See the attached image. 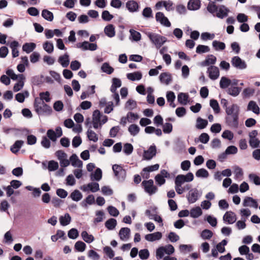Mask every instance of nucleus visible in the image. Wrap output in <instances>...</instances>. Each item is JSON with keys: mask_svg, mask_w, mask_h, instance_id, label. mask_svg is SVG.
<instances>
[{"mask_svg": "<svg viewBox=\"0 0 260 260\" xmlns=\"http://www.w3.org/2000/svg\"><path fill=\"white\" fill-rule=\"evenodd\" d=\"M226 124L232 128H237L239 126L240 108L236 104H232L225 109Z\"/></svg>", "mask_w": 260, "mask_h": 260, "instance_id": "1", "label": "nucleus"}, {"mask_svg": "<svg viewBox=\"0 0 260 260\" xmlns=\"http://www.w3.org/2000/svg\"><path fill=\"white\" fill-rule=\"evenodd\" d=\"M207 9L209 12L220 19L227 17L230 12V10L225 6L222 5L217 6L214 2L209 3Z\"/></svg>", "mask_w": 260, "mask_h": 260, "instance_id": "2", "label": "nucleus"}, {"mask_svg": "<svg viewBox=\"0 0 260 260\" xmlns=\"http://www.w3.org/2000/svg\"><path fill=\"white\" fill-rule=\"evenodd\" d=\"M39 102L34 101V107L36 112L39 116L50 115L52 112L51 107L41 100H37Z\"/></svg>", "mask_w": 260, "mask_h": 260, "instance_id": "3", "label": "nucleus"}, {"mask_svg": "<svg viewBox=\"0 0 260 260\" xmlns=\"http://www.w3.org/2000/svg\"><path fill=\"white\" fill-rule=\"evenodd\" d=\"M147 35L157 48H160L167 40L166 37L155 33L148 32Z\"/></svg>", "mask_w": 260, "mask_h": 260, "instance_id": "4", "label": "nucleus"}, {"mask_svg": "<svg viewBox=\"0 0 260 260\" xmlns=\"http://www.w3.org/2000/svg\"><path fill=\"white\" fill-rule=\"evenodd\" d=\"M175 251L174 247L171 244H168L165 246H160L156 250V257L157 259H161L166 253L168 255L172 254Z\"/></svg>", "mask_w": 260, "mask_h": 260, "instance_id": "5", "label": "nucleus"}, {"mask_svg": "<svg viewBox=\"0 0 260 260\" xmlns=\"http://www.w3.org/2000/svg\"><path fill=\"white\" fill-rule=\"evenodd\" d=\"M112 169L115 176L119 181H123L126 176V172L121 166L118 165H114L112 166Z\"/></svg>", "mask_w": 260, "mask_h": 260, "instance_id": "6", "label": "nucleus"}, {"mask_svg": "<svg viewBox=\"0 0 260 260\" xmlns=\"http://www.w3.org/2000/svg\"><path fill=\"white\" fill-rule=\"evenodd\" d=\"M194 179V176L192 173L189 172L186 175H178L175 179V183H185V182H190Z\"/></svg>", "mask_w": 260, "mask_h": 260, "instance_id": "7", "label": "nucleus"}, {"mask_svg": "<svg viewBox=\"0 0 260 260\" xmlns=\"http://www.w3.org/2000/svg\"><path fill=\"white\" fill-rule=\"evenodd\" d=\"M153 181L152 179L142 182V185L144 187L145 191L150 195L155 193L157 190V187L153 184Z\"/></svg>", "mask_w": 260, "mask_h": 260, "instance_id": "8", "label": "nucleus"}, {"mask_svg": "<svg viewBox=\"0 0 260 260\" xmlns=\"http://www.w3.org/2000/svg\"><path fill=\"white\" fill-rule=\"evenodd\" d=\"M201 195L198 189L194 188L189 191L188 194L186 195V198L189 204H193L198 201Z\"/></svg>", "mask_w": 260, "mask_h": 260, "instance_id": "9", "label": "nucleus"}, {"mask_svg": "<svg viewBox=\"0 0 260 260\" xmlns=\"http://www.w3.org/2000/svg\"><path fill=\"white\" fill-rule=\"evenodd\" d=\"M231 63L233 66L240 70H243L247 68V64L244 60L238 56H236L232 58Z\"/></svg>", "mask_w": 260, "mask_h": 260, "instance_id": "10", "label": "nucleus"}, {"mask_svg": "<svg viewBox=\"0 0 260 260\" xmlns=\"http://www.w3.org/2000/svg\"><path fill=\"white\" fill-rule=\"evenodd\" d=\"M76 46L78 48H80L83 51L87 50L90 51H94L97 49L98 46L95 43H90L87 41H84L82 43H78Z\"/></svg>", "mask_w": 260, "mask_h": 260, "instance_id": "11", "label": "nucleus"}, {"mask_svg": "<svg viewBox=\"0 0 260 260\" xmlns=\"http://www.w3.org/2000/svg\"><path fill=\"white\" fill-rule=\"evenodd\" d=\"M155 19L157 22H159L161 25L166 27H170L171 22L162 12H158L155 14Z\"/></svg>", "mask_w": 260, "mask_h": 260, "instance_id": "12", "label": "nucleus"}, {"mask_svg": "<svg viewBox=\"0 0 260 260\" xmlns=\"http://www.w3.org/2000/svg\"><path fill=\"white\" fill-rule=\"evenodd\" d=\"M125 7L129 12L135 13L139 11L140 6L137 2L129 0L125 3Z\"/></svg>", "mask_w": 260, "mask_h": 260, "instance_id": "13", "label": "nucleus"}, {"mask_svg": "<svg viewBox=\"0 0 260 260\" xmlns=\"http://www.w3.org/2000/svg\"><path fill=\"white\" fill-rule=\"evenodd\" d=\"M207 73L209 74V77L213 80L217 79L219 76V71L218 68L214 66H211L208 68Z\"/></svg>", "mask_w": 260, "mask_h": 260, "instance_id": "14", "label": "nucleus"}, {"mask_svg": "<svg viewBox=\"0 0 260 260\" xmlns=\"http://www.w3.org/2000/svg\"><path fill=\"white\" fill-rule=\"evenodd\" d=\"M191 185L190 184L175 183V189L178 194H182L184 191L190 190L191 189Z\"/></svg>", "mask_w": 260, "mask_h": 260, "instance_id": "15", "label": "nucleus"}, {"mask_svg": "<svg viewBox=\"0 0 260 260\" xmlns=\"http://www.w3.org/2000/svg\"><path fill=\"white\" fill-rule=\"evenodd\" d=\"M156 153V148L154 145H151L147 150L144 151V157L146 160H150Z\"/></svg>", "mask_w": 260, "mask_h": 260, "instance_id": "16", "label": "nucleus"}, {"mask_svg": "<svg viewBox=\"0 0 260 260\" xmlns=\"http://www.w3.org/2000/svg\"><path fill=\"white\" fill-rule=\"evenodd\" d=\"M223 219L229 224H233L236 222L237 218L235 213L232 211H228L223 215Z\"/></svg>", "mask_w": 260, "mask_h": 260, "instance_id": "17", "label": "nucleus"}, {"mask_svg": "<svg viewBox=\"0 0 260 260\" xmlns=\"http://www.w3.org/2000/svg\"><path fill=\"white\" fill-rule=\"evenodd\" d=\"M70 161L74 167L82 168L83 162L76 154H73L70 157Z\"/></svg>", "mask_w": 260, "mask_h": 260, "instance_id": "18", "label": "nucleus"}, {"mask_svg": "<svg viewBox=\"0 0 260 260\" xmlns=\"http://www.w3.org/2000/svg\"><path fill=\"white\" fill-rule=\"evenodd\" d=\"M162 237L161 232H157L152 234H149L145 236V239L150 242H153L156 240H160Z\"/></svg>", "mask_w": 260, "mask_h": 260, "instance_id": "19", "label": "nucleus"}, {"mask_svg": "<svg viewBox=\"0 0 260 260\" xmlns=\"http://www.w3.org/2000/svg\"><path fill=\"white\" fill-rule=\"evenodd\" d=\"M243 205L245 207L250 206L257 208L258 204L256 201L251 197H246L243 201Z\"/></svg>", "mask_w": 260, "mask_h": 260, "instance_id": "20", "label": "nucleus"}, {"mask_svg": "<svg viewBox=\"0 0 260 260\" xmlns=\"http://www.w3.org/2000/svg\"><path fill=\"white\" fill-rule=\"evenodd\" d=\"M201 7V2L200 0H189L187 4V8L189 10H197Z\"/></svg>", "mask_w": 260, "mask_h": 260, "instance_id": "21", "label": "nucleus"}, {"mask_svg": "<svg viewBox=\"0 0 260 260\" xmlns=\"http://www.w3.org/2000/svg\"><path fill=\"white\" fill-rule=\"evenodd\" d=\"M159 80L161 83L168 85L172 81L171 75L168 73H162L159 75Z\"/></svg>", "mask_w": 260, "mask_h": 260, "instance_id": "22", "label": "nucleus"}, {"mask_svg": "<svg viewBox=\"0 0 260 260\" xmlns=\"http://www.w3.org/2000/svg\"><path fill=\"white\" fill-rule=\"evenodd\" d=\"M58 62L60 63L63 68H67L70 63L69 56L67 53L59 57Z\"/></svg>", "mask_w": 260, "mask_h": 260, "instance_id": "23", "label": "nucleus"}, {"mask_svg": "<svg viewBox=\"0 0 260 260\" xmlns=\"http://www.w3.org/2000/svg\"><path fill=\"white\" fill-rule=\"evenodd\" d=\"M131 230L128 228H122L119 232V236L122 240L128 239L130 236Z\"/></svg>", "mask_w": 260, "mask_h": 260, "instance_id": "24", "label": "nucleus"}, {"mask_svg": "<svg viewBox=\"0 0 260 260\" xmlns=\"http://www.w3.org/2000/svg\"><path fill=\"white\" fill-rule=\"evenodd\" d=\"M241 87L231 85V87L227 89L226 92L229 94L233 96H237L241 92Z\"/></svg>", "mask_w": 260, "mask_h": 260, "instance_id": "25", "label": "nucleus"}, {"mask_svg": "<svg viewBox=\"0 0 260 260\" xmlns=\"http://www.w3.org/2000/svg\"><path fill=\"white\" fill-rule=\"evenodd\" d=\"M247 111H252L254 113L258 114L259 113V108L256 103L253 101H250L247 106Z\"/></svg>", "mask_w": 260, "mask_h": 260, "instance_id": "26", "label": "nucleus"}, {"mask_svg": "<svg viewBox=\"0 0 260 260\" xmlns=\"http://www.w3.org/2000/svg\"><path fill=\"white\" fill-rule=\"evenodd\" d=\"M190 216L193 218H197L200 217L202 214L203 212L201 208L198 206L192 208L190 212Z\"/></svg>", "mask_w": 260, "mask_h": 260, "instance_id": "27", "label": "nucleus"}, {"mask_svg": "<svg viewBox=\"0 0 260 260\" xmlns=\"http://www.w3.org/2000/svg\"><path fill=\"white\" fill-rule=\"evenodd\" d=\"M59 220L61 225L66 226L70 223L71 217L69 213H66L64 216L59 217Z\"/></svg>", "mask_w": 260, "mask_h": 260, "instance_id": "28", "label": "nucleus"}, {"mask_svg": "<svg viewBox=\"0 0 260 260\" xmlns=\"http://www.w3.org/2000/svg\"><path fill=\"white\" fill-rule=\"evenodd\" d=\"M216 61V57L213 55H208L206 59L201 63L202 66H207L210 64H214Z\"/></svg>", "mask_w": 260, "mask_h": 260, "instance_id": "29", "label": "nucleus"}, {"mask_svg": "<svg viewBox=\"0 0 260 260\" xmlns=\"http://www.w3.org/2000/svg\"><path fill=\"white\" fill-rule=\"evenodd\" d=\"M105 34L109 37L112 38L115 35V27L113 24H108L104 28Z\"/></svg>", "mask_w": 260, "mask_h": 260, "instance_id": "30", "label": "nucleus"}, {"mask_svg": "<svg viewBox=\"0 0 260 260\" xmlns=\"http://www.w3.org/2000/svg\"><path fill=\"white\" fill-rule=\"evenodd\" d=\"M40 98H36L35 99V102H36V103L38 102L37 100H41V101H44L46 102H49L51 100V99L50 98V93L49 91H46V92H40L39 93ZM38 102H39L38 101Z\"/></svg>", "mask_w": 260, "mask_h": 260, "instance_id": "31", "label": "nucleus"}, {"mask_svg": "<svg viewBox=\"0 0 260 260\" xmlns=\"http://www.w3.org/2000/svg\"><path fill=\"white\" fill-rule=\"evenodd\" d=\"M231 80L226 77H222L219 82L220 87L222 89L227 88L231 85Z\"/></svg>", "mask_w": 260, "mask_h": 260, "instance_id": "32", "label": "nucleus"}, {"mask_svg": "<svg viewBox=\"0 0 260 260\" xmlns=\"http://www.w3.org/2000/svg\"><path fill=\"white\" fill-rule=\"evenodd\" d=\"M189 95L187 93L180 92L178 94L177 99L178 102L183 105L187 104Z\"/></svg>", "mask_w": 260, "mask_h": 260, "instance_id": "33", "label": "nucleus"}, {"mask_svg": "<svg viewBox=\"0 0 260 260\" xmlns=\"http://www.w3.org/2000/svg\"><path fill=\"white\" fill-rule=\"evenodd\" d=\"M127 78L133 81L140 80L142 78V74L140 72L128 73L126 75Z\"/></svg>", "mask_w": 260, "mask_h": 260, "instance_id": "34", "label": "nucleus"}, {"mask_svg": "<svg viewBox=\"0 0 260 260\" xmlns=\"http://www.w3.org/2000/svg\"><path fill=\"white\" fill-rule=\"evenodd\" d=\"M36 45L34 43H25L22 46V50L27 53L32 52L36 48Z\"/></svg>", "mask_w": 260, "mask_h": 260, "instance_id": "35", "label": "nucleus"}, {"mask_svg": "<svg viewBox=\"0 0 260 260\" xmlns=\"http://www.w3.org/2000/svg\"><path fill=\"white\" fill-rule=\"evenodd\" d=\"M208 124V121L206 119L198 117L197 119V123L196 126L199 129H202L205 128Z\"/></svg>", "mask_w": 260, "mask_h": 260, "instance_id": "36", "label": "nucleus"}, {"mask_svg": "<svg viewBox=\"0 0 260 260\" xmlns=\"http://www.w3.org/2000/svg\"><path fill=\"white\" fill-rule=\"evenodd\" d=\"M81 237L83 240L87 243H90L94 240V237L92 235L88 234L85 231L81 233Z\"/></svg>", "mask_w": 260, "mask_h": 260, "instance_id": "37", "label": "nucleus"}, {"mask_svg": "<svg viewBox=\"0 0 260 260\" xmlns=\"http://www.w3.org/2000/svg\"><path fill=\"white\" fill-rule=\"evenodd\" d=\"M105 226L109 230H113L117 225V221L114 218H110L107 220L105 223Z\"/></svg>", "mask_w": 260, "mask_h": 260, "instance_id": "38", "label": "nucleus"}, {"mask_svg": "<svg viewBox=\"0 0 260 260\" xmlns=\"http://www.w3.org/2000/svg\"><path fill=\"white\" fill-rule=\"evenodd\" d=\"M83 196L78 190H74L70 194V198L72 200L78 202L82 199Z\"/></svg>", "mask_w": 260, "mask_h": 260, "instance_id": "39", "label": "nucleus"}, {"mask_svg": "<svg viewBox=\"0 0 260 260\" xmlns=\"http://www.w3.org/2000/svg\"><path fill=\"white\" fill-rule=\"evenodd\" d=\"M212 46L216 51L223 50L225 48V45L223 42L217 40L213 41Z\"/></svg>", "mask_w": 260, "mask_h": 260, "instance_id": "40", "label": "nucleus"}, {"mask_svg": "<svg viewBox=\"0 0 260 260\" xmlns=\"http://www.w3.org/2000/svg\"><path fill=\"white\" fill-rule=\"evenodd\" d=\"M140 127L135 124H132L129 125L128 128V131L131 135L133 136H135L138 134L140 132Z\"/></svg>", "mask_w": 260, "mask_h": 260, "instance_id": "41", "label": "nucleus"}, {"mask_svg": "<svg viewBox=\"0 0 260 260\" xmlns=\"http://www.w3.org/2000/svg\"><path fill=\"white\" fill-rule=\"evenodd\" d=\"M42 16L45 19L49 21H52L54 18L53 14L46 9H44L42 11Z\"/></svg>", "mask_w": 260, "mask_h": 260, "instance_id": "42", "label": "nucleus"}, {"mask_svg": "<svg viewBox=\"0 0 260 260\" xmlns=\"http://www.w3.org/2000/svg\"><path fill=\"white\" fill-rule=\"evenodd\" d=\"M23 143V141L22 140L16 141L14 143V144L11 146V151L14 153L17 152L22 146Z\"/></svg>", "mask_w": 260, "mask_h": 260, "instance_id": "43", "label": "nucleus"}, {"mask_svg": "<svg viewBox=\"0 0 260 260\" xmlns=\"http://www.w3.org/2000/svg\"><path fill=\"white\" fill-rule=\"evenodd\" d=\"M209 175L208 172L204 168L199 169L196 173V176L198 178H206L208 177Z\"/></svg>", "mask_w": 260, "mask_h": 260, "instance_id": "44", "label": "nucleus"}, {"mask_svg": "<svg viewBox=\"0 0 260 260\" xmlns=\"http://www.w3.org/2000/svg\"><path fill=\"white\" fill-rule=\"evenodd\" d=\"M213 233L211 231L205 229L201 233V237L204 240H209L213 236Z\"/></svg>", "mask_w": 260, "mask_h": 260, "instance_id": "45", "label": "nucleus"}, {"mask_svg": "<svg viewBox=\"0 0 260 260\" xmlns=\"http://www.w3.org/2000/svg\"><path fill=\"white\" fill-rule=\"evenodd\" d=\"M86 245L81 241H78L76 242L74 248L77 251L83 252L85 250Z\"/></svg>", "mask_w": 260, "mask_h": 260, "instance_id": "46", "label": "nucleus"}, {"mask_svg": "<svg viewBox=\"0 0 260 260\" xmlns=\"http://www.w3.org/2000/svg\"><path fill=\"white\" fill-rule=\"evenodd\" d=\"M129 32L131 34V37L132 38V39L136 41H139L141 39V34L133 29H131L129 30Z\"/></svg>", "mask_w": 260, "mask_h": 260, "instance_id": "47", "label": "nucleus"}, {"mask_svg": "<svg viewBox=\"0 0 260 260\" xmlns=\"http://www.w3.org/2000/svg\"><path fill=\"white\" fill-rule=\"evenodd\" d=\"M43 49L48 53H51L54 50V46L52 43L46 41L43 45Z\"/></svg>", "mask_w": 260, "mask_h": 260, "instance_id": "48", "label": "nucleus"}, {"mask_svg": "<svg viewBox=\"0 0 260 260\" xmlns=\"http://www.w3.org/2000/svg\"><path fill=\"white\" fill-rule=\"evenodd\" d=\"M101 70L103 72L108 74H111L114 71V69L107 62H105L103 64L101 67Z\"/></svg>", "mask_w": 260, "mask_h": 260, "instance_id": "49", "label": "nucleus"}, {"mask_svg": "<svg viewBox=\"0 0 260 260\" xmlns=\"http://www.w3.org/2000/svg\"><path fill=\"white\" fill-rule=\"evenodd\" d=\"M87 137L90 141L96 142L98 140V136L97 134L92 131L91 129H88L87 132Z\"/></svg>", "mask_w": 260, "mask_h": 260, "instance_id": "50", "label": "nucleus"}, {"mask_svg": "<svg viewBox=\"0 0 260 260\" xmlns=\"http://www.w3.org/2000/svg\"><path fill=\"white\" fill-rule=\"evenodd\" d=\"M43 75L34 76L31 78V82L34 85H40L43 83Z\"/></svg>", "mask_w": 260, "mask_h": 260, "instance_id": "51", "label": "nucleus"}, {"mask_svg": "<svg viewBox=\"0 0 260 260\" xmlns=\"http://www.w3.org/2000/svg\"><path fill=\"white\" fill-rule=\"evenodd\" d=\"M210 106L213 109L215 113H219L220 109L217 100L214 99L211 100L210 101Z\"/></svg>", "mask_w": 260, "mask_h": 260, "instance_id": "52", "label": "nucleus"}, {"mask_svg": "<svg viewBox=\"0 0 260 260\" xmlns=\"http://www.w3.org/2000/svg\"><path fill=\"white\" fill-rule=\"evenodd\" d=\"M134 150L133 146L130 143H125L123 146V152L127 155H129L133 152Z\"/></svg>", "mask_w": 260, "mask_h": 260, "instance_id": "53", "label": "nucleus"}, {"mask_svg": "<svg viewBox=\"0 0 260 260\" xmlns=\"http://www.w3.org/2000/svg\"><path fill=\"white\" fill-rule=\"evenodd\" d=\"M143 16L146 18H153L152 10L150 7L145 8L142 13Z\"/></svg>", "mask_w": 260, "mask_h": 260, "instance_id": "54", "label": "nucleus"}, {"mask_svg": "<svg viewBox=\"0 0 260 260\" xmlns=\"http://www.w3.org/2000/svg\"><path fill=\"white\" fill-rule=\"evenodd\" d=\"M209 51L210 48L208 46L199 45L196 48V52L199 54L208 52Z\"/></svg>", "mask_w": 260, "mask_h": 260, "instance_id": "55", "label": "nucleus"}, {"mask_svg": "<svg viewBox=\"0 0 260 260\" xmlns=\"http://www.w3.org/2000/svg\"><path fill=\"white\" fill-rule=\"evenodd\" d=\"M137 107V102L133 100H128L125 105V108L129 110H132L136 108Z\"/></svg>", "mask_w": 260, "mask_h": 260, "instance_id": "56", "label": "nucleus"}, {"mask_svg": "<svg viewBox=\"0 0 260 260\" xmlns=\"http://www.w3.org/2000/svg\"><path fill=\"white\" fill-rule=\"evenodd\" d=\"M58 168V164L54 160H50L48 161L47 169L49 171H54Z\"/></svg>", "mask_w": 260, "mask_h": 260, "instance_id": "57", "label": "nucleus"}, {"mask_svg": "<svg viewBox=\"0 0 260 260\" xmlns=\"http://www.w3.org/2000/svg\"><path fill=\"white\" fill-rule=\"evenodd\" d=\"M93 178H92V174L91 175V180H95L96 181H100L102 177V171L101 169L97 168L93 175Z\"/></svg>", "mask_w": 260, "mask_h": 260, "instance_id": "58", "label": "nucleus"}, {"mask_svg": "<svg viewBox=\"0 0 260 260\" xmlns=\"http://www.w3.org/2000/svg\"><path fill=\"white\" fill-rule=\"evenodd\" d=\"M114 16L107 10H104L102 13V18L105 21H110Z\"/></svg>", "mask_w": 260, "mask_h": 260, "instance_id": "59", "label": "nucleus"}, {"mask_svg": "<svg viewBox=\"0 0 260 260\" xmlns=\"http://www.w3.org/2000/svg\"><path fill=\"white\" fill-rule=\"evenodd\" d=\"M68 236L70 239H75L79 236L78 231L76 229L72 228L69 231Z\"/></svg>", "mask_w": 260, "mask_h": 260, "instance_id": "60", "label": "nucleus"}, {"mask_svg": "<svg viewBox=\"0 0 260 260\" xmlns=\"http://www.w3.org/2000/svg\"><path fill=\"white\" fill-rule=\"evenodd\" d=\"M47 136L53 142H55L58 138L55 131L52 129H49L47 131Z\"/></svg>", "mask_w": 260, "mask_h": 260, "instance_id": "61", "label": "nucleus"}, {"mask_svg": "<svg viewBox=\"0 0 260 260\" xmlns=\"http://www.w3.org/2000/svg\"><path fill=\"white\" fill-rule=\"evenodd\" d=\"M205 220L213 227H215L217 225V219L211 215H207Z\"/></svg>", "mask_w": 260, "mask_h": 260, "instance_id": "62", "label": "nucleus"}, {"mask_svg": "<svg viewBox=\"0 0 260 260\" xmlns=\"http://www.w3.org/2000/svg\"><path fill=\"white\" fill-rule=\"evenodd\" d=\"M248 178L250 181L256 185H260V177L254 174H250L248 176Z\"/></svg>", "mask_w": 260, "mask_h": 260, "instance_id": "63", "label": "nucleus"}, {"mask_svg": "<svg viewBox=\"0 0 260 260\" xmlns=\"http://www.w3.org/2000/svg\"><path fill=\"white\" fill-rule=\"evenodd\" d=\"M107 210L111 216L114 217H117L119 214V211L117 209V208L112 206H109L107 208Z\"/></svg>", "mask_w": 260, "mask_h": 260, "instance_id": "64", "label": "nucleus"}]
</instances>
